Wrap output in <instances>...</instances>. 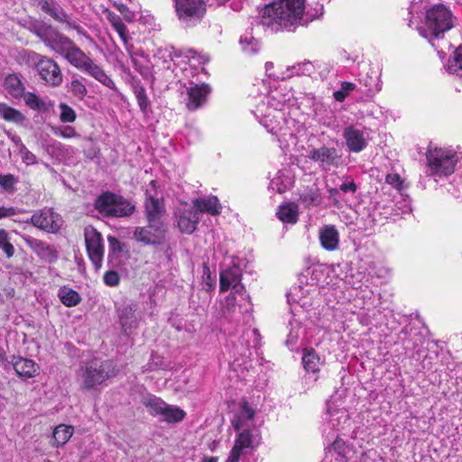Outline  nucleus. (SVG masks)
Instances as JSON below:
<instances>
[{
  "label": "nucleus",
  "instance_id": "f257e3e1",
  "mask_svg": "<svg viewBox=\"0 0 462 462\" xmlns=\"http://www.w3.org/2000/svg\"><path fill=\"white\" fill-rule=\"evenodd\" d=\"M32 32L71 66L92 77L105 87L113 90L116 88V83L104 69L57 29L44 23L36 22L32 25Z\"/></svg>",
  "mask_w": 462,
  "mask_h": 462
},
{
  "label": "nucleus",
  "instance_id": "f03ea898",
  "mask_svg": "<svg viewBox=\"0 0 462 462\" xmlns=\"http://www.w3.org/2000/svg\"><path fill=\"white\" fill-rule=\"evenodd\" d=\"M242 271L234 264L220 273V291L232 288L231 293L226 299L225 317L237 325H248L252 319V304L245 289L241 283Z\"/></svg>",
  "mask_w": 462,
  "mask_h": 462
},
{
  "label": "nucleus",
  "instance_id": "7ed1b4c3",
  "mask_svg": "<svg viewBox=\"0 0 462 462\" xmlns=\"http://www.w3.org/2000/svg\"><path fill=\"white\" fill-rule=\"evenodd\" d=\"M312 18L305 13V0H279L268 5L263 11L261 23L272 32L293 30L307 25Z\"/></svg>",
  "mask_w": 462,
  "mask_h": 462
},
{
  "label": "nucleus",
  "instance_id": "20e7f679",
  "mask_svg": "<svg viewBox=\"0 0 462 462\" xmlns=\"http://www.w3.org/2000/svg\"><path fill=\"white\" fill-rule=\"evenodd\" d=\"M422 0H412L409 9L408 25L415 28L420 34L431 41L439 38L453 27V15L444 5H435L425 14L424 22L420 21Z\"/></svg>",
  "mask_w": 462,
  "mask_h": 462
},
{
  "label": "nucleus",
  "instance_id": "39448f33",
  "mask_svg": "<svg viewBox=\"0 0 462 462\" xmlns=\"http://www.w3.org/2000/svg\"><path fill=\"white\" fill-rule=\"evenodd\" d=\"M290 99L291 94L285 88L273 89L260 97L253 113L269 133H277L287 124L286 109Z\"/></svg>",
  "mask_w": 462,
  "mask_h": 462
},
{
  "label": "nucleus",
  "instance_id": "423d86ee",
  "mask_svg": "<svg viewBox=\"0 0 462 462\" xmlns=\"http://www.w3.org/2000/svg\"><path fill=\"white\" fill-rule=\"evenodd\" d=\"M116 376L113 364L109 360L94 358L79 367L77 380L82 391L97 390Z\"/></svg>",
  "mask_w": 462,
  "mask_h": 462
},
{
  "label": "nucleus",
  "instance_id": "0eeeda50",
  "mask_svg": "<svg viewBox=\"0 0 462 462\" xmlns=\"http://www.w3.org/2000/svg\"><path fill=\"white\" fill-rule=\"evenodd\" d=\"M427 174L435 179L453 174L459 162L455 151L445 147H430L426 153Z\"/></svg>",
  "mask_w": 462,
  "mask_h": 462
},
{
  "label": "nucleus",
  "instance_id": "6e6552de",
  "mask_svg": "<svg viewBox=\"0 0 462 462\" xmlns=\"http://www.w3.org/2000/svg\"><path fill=\"white\" fill-rule=\"evenodd\" d=\"M31 60L38 75L48 87L56 88L61 85L63 75L59 64L52 59L32 52Z\"/></svg>",
  "mask_w": 462,
  "mask_h": 462
},
{
  "label": "nucleus",
  "instance_id": "1a4fd4ad",
  "mask_svg": "<svg viewBox=\"0 0 462 462\" xmlns=\"http://www.w3.org/2000/svg\"><path fill=\"white\" fill-rule=\"evenodd\" d=\"M175 9L180 21L191 26L204 16L206 4L203 0H175Z\"/></svg>",
  "mask_w": 462,
  "mask_h": 462
},
{
  "label": "nucleus",
  "instance_id": "9d476101",
  "mask_svg": "<svg viewBox=\"0 0 462 462\" xmlns=\"http://www.w3.org/2000/svg\"><path fill=\"white\" fill-rule=\"evenodd\" d=\"M84 237L88 255L97 271L102 266L105 251L102 235L92 226H88L84 229Z\"/></svg>",
  "mask_w": 462,
  "mask_h": 462
},
{
  "label": "nucleus",
  "instance_id": "9b49d317",
  "mask_svg": "<svg viewBox=\"0 0 462 462\" xmlns=\"http://www.w3.org/2000/svg\"><path fill=\"white\" fill-rule=\"evenodd\" d=\"M308 157L318 163L324 171H328L332 168H337L340 163L341 156L335 147L322 145L318 148H311L308 152Z\"/></svg>",
  "mask_w": 462,
  "mask_h": 462
},
{
  "label": "nucleus",
  "instance_id": "f8f14e48",
  "mask_svg": "<svg viewBox=\"0 0 462 462\" xmlns=\"http://www.w3.org/2000/svg\"><path fill=\"white\" fill-rule=\"evenodd\" d=\"M167 226L149 224L145 226L135 227L134 238L145 245H160L165 241Z\"/></svg>",
  "mask_w": 462,
  "mask_h": 462
},
{
  "label": "nucleus",
  "instance_id": "ddd939ff",
  "mask_svg": "<svg viewBox=\"0 0 462 462\" xmlns=\"http://www.w3.org/2000/svg\"><path fill=\"white\" fill-rule=\"evenodd\" d=\"M343 137L350 152H360L367 146L368 134L356 125H348L343 131Z\"/></svg>",
  "mask_w": 462,
  "mask_h": 462
},
{
  "label": "nucleus",
  "instance_id": "4468645a",
  "mask_svg": "<svg viewBox=\"0 0 462 462\" xmlns=\"http://www.w3.org/2000/svg\"><path fill=\"white\" fill-rule=\"evenodd\" d=\"M210 87L208 84L190 85L187 88L188 102L187 107L189 110H196L202 106L206 101L208 94L210 93Z\"/></svg>",
  "mask_w": 462,
  "mask_h": 462
},
{
  "label": "nucleus",
  "instance_id": "2eb2a0df",
  "mask_svg": "<svg viewBox=\"0 0 462 462\" xmlns=\"http://www.w3.org/2000/svg\"><path fill=\"white\" fill-rule=\"evenodd\" d=\"M295 182V172L292 167L287 166L279 170L272 179L270 187L279 193L291 189Z\"/></svg>",
  "mask_w": 462,
  "mask_h": 462
},
{
  "label": "nucleus",
  "instance_id": "dca6fc26",
  "mask_svg": "<svg viewBox=\"0 0 462 462\" xmlns=\"http://www.w3.org/2000/svg\"><path fill=\"white\" fill-rule=\"evenodd\" d=\"M137 310L138 306L134 303L122 304L117 309L119 321L125 333L137 328L139 320Z\"/></svg>",
  "mask_w": 462,
  "mask_h": 462
},
{
  "label": "nucleus",
  "instance_id": "f3484780",
  "mask_svg": "<svg viewBox=\"0 0 462 462\" xmlns=\"http://www.w3.org/2000/svg\"><path fill=\"white\" fill-rule=\"evenodd\" d=\"M31 221L33 226L49 232H56L60 226L59 215L50 210H44L32 215Z\"/></svg>",
  "mask_w": 462,
  "mask_h": 462
},
{
  "label": "nucleus",
  "instance_id": "a211bd4d",
  "mask_svg": "<svg viewBox=\"0 0 462 462\" xmlns=\"http://www.w3.org/2000/svg\"><path fill=\"white\" fill-rule=\"evenodd\" d=\"M95 208L104 217H125L131 216L135 207L134 204H95Z\"/></svg>",
  "mask_w": 462,
  "mask_h": 462
},
{
  "label": "nucleus",
  "instance_id": "6ab92c4d",
  "mask_svg": "<svg viewBox=\"0 0 462 462\" xmlns=\"http://www.w3.org/2000/svg\"><path fill=\"white\" fill-rule=\"evenodd\" d=\"M28 245L33 252L46 263H55L59 257V253L56 248L42 240L32 239L28 241Z\"/></svg>",
  "mask_w": 462,
  "mask_h": 462
},
{
  "label": "nucleus",
  "instance_id": "aec40b11",
  "mask_svg": "<svg viewBox=\"0 0 462 462\" xmlns=\"http://www.w3.org/2000/svg\"><path fill=\"white\" fill-rule=\"evenodd\" d=\"M11 363L20 377H34L39 370V365L34 361L21 356H13Z\"/></svg>",
  "mask_w": 462,
  "mask_h": 462
},
{
  "label": "nucleus",
  "instance_id": "412c9836",
  "mask_svg": "<svg viewBox=\"0 0 462 462\" xmlns=\"http://www.w3.org/2000/svg\"><path fill=\"white\" fill-rule=\"evenodd\" d=\"M199 220V216L193 204L189 209H184L180 213L178 226L181 232L191 234L196 230Z\"/></svg>",
  "mask_w": 462,
  "mask_h": 462
},
{
  "label": "nucleus",
  "instance_id": "4be33fe9",
  "mask_svg": "<svg viewBox=\"0 0 462 462\" xmlns=\"http://www.w3.org/2000/svg\"><path fill=\"white\" fill-rule=\"evenodd\" d=\"M106 18L114 30L118 33L120 39L124 42L125 48L128 53V55H133V45L129 43V36L127 33V27L122 21L121 17L116 14L108 11L106 14Z\"/></svg>",
  "mask_w": 462,
  "mask_h": 462
},
{
  "label": "nucleus",
  "instance_id": "5701e85b",
  "mask_svg": "<svg viewBox=\"0 0 462 462\" xmlns=\"http://www.w3.org/2000/svg\"><path fill=\"white\" fill-rule=\"evenodd\" d=\"M23 100L27 106L40 113L49 112L54 106V102L50 98H42L32 92L24 93Z\"/></svg>",
  "mask_w": 462,
  "mask_h": 462
},
{
  "label": "nucleus",
  "instance_id": "b1692460",
  "mask_svg": "<svg viewBox=\"0 0 462 462\" xmlns=\"http://www.w3.org/2000/svg\"><path fill=\"white\" fill-rule=\"evenodd\" d=\"M145 217L149 224L167 226L165 204H145Z\"/></svg>",
  "mask_w": 462,
  "mask_h": 462
},
{
  "label": "nucleus",
  "instance_id": "393cba45",
  "mask_svg": "<svg viewBox=\"0 0 462 462\" xmlns=\"http://www.w3.org/2000/svg\"><path fill=\"white\" fill-rule=\"evenodd\" d=\"M319 240L324 249L333 251L338 246V232L333 226H326L319 231Z\"/></svg>",
  "mask_w": 462,
  "mask_h": 462
},
{
  "label": "nucleus",
  "instance_id": "a878e982",
  "mask_svg": "<svg viewBox=\"0 0 462 462\" xmlns=\"http://www.w3.org/2000/svg\"><path fill=\"white\" fill-rule=\"evenodd\" d=\"M360 84L364 86L363 91L368 96H374L381 88L380 76L375 70H370L365 77L360 79Z\"/></svg>",
  "mask_w": 462,
  "mask_h": 462
},
{
  "label": "nucleus",
  "instance_id": "bb28decb",
  "mask_svg": "<svg viewBox=\"0 0 462 462\" xmlns=\"http://www.w3.org/2000/svg\"><path fill=\"white\" fill-rule=\"evenodd\" d=\"M290 123L291 122L287 118V124L282 127V129L279 130L277 133H271L272 134L277 136L280 146L283 150H288L291 146L297 144V137L295 134L291 130L289 126Z\"/></svg>",
  "mask_w": 462,
  "mask_h": 462
},
{
  "label": "nucleus",
  "instance_id": "cd10ccee",
  "mask_svg": "<svg viewBox=\"0 0 462 462\" xmlns=\"http://www.w3.org/2000/svg\"><path fill=\"white\" fill-rule=\"evenodd\" d=\"M276 215L280 220L286 223L294 224L298 220V205L297 204H281L278 208Z\"/></svg>",
  "mask_w": 462,
  "mask_h": 462
},
{
  "label": "nucleus",
  "instance_id": "c85d7f7f",
  "mask_svg": "<svg viewBox=\"0 0 462 462\" xmlns=\"http://www.w3.org/2000/svg\"><path fill=\"white\" fill-rule=\"evenodd\" d=\"M5 89L13 97H20L24 94V87L20 78L15 74L6 76Z\"/></svg>",
  "mask_w": 462,
  "mask_h": 462
},
{
  "label": "nucleus",
  "instance_id": "c756f323",
  "mask_svg": "<svg viewBox=\"0 0 462 462\" xmlns=\"http://www.w3.org/2000/svg\"><path fill=\"white\" fill-rule=\"evenodd\" d=\"M319 64H315L310 61H303L296 63L291 67L288 68V77L293 76H312L316 69H319Z\"/></svg>",
  "mask_w": 462,
  "mask_h": 462
},
{
  "label": "nucleus",
  "instance_id": "7c9ffc66",
  "mask_svg": "<svg viewBox=\"0 0 462 462\" xmlns=\"http://www.w3.org/2000/svg\"><path fill=\"white\" fill-rule=\"evenodd\" d=\"M58 297L66 307H75L81 301L79 293L67 286H62L59 289Z\"/></svg>",
  "mask_w": 462,
  "mask_h": 462
},
{
  "label": "nucleus",
  "instance_id": "2f4dec72",
  "mask_svg": "<svg viewBox=\"0 0 462 462\" xmlns=\"http://www.w3.org/2000/svg\"><path fill=\"white\" fill-rule=\"evenodd\" d=\"M254 411L249 406L247 402H244L241 411L236 415L232 420V425L236 431L242 430V428L248 420H253Z\"/></svg>",
  "mask_w": 462,
  "mask_h": 462
},
{
  "label": "nucleus",
  "instance_id": "473e14b6",
  "mask_svg": "<svg viewBox=\"0 0 462 462\" xmlns=\"http://www.w3.org/2000/svg\"><path fill=\"white\" fill-rule=\"evenodd\" d=\"M142 402L146 408H148V411L153 416H161L163 409H165V405L167 404L161 398L152 394L145 396Z\"/></svg>",
  "mask_w": 462,
  "mask_h": 462
},
{
  "label": "nucleus",
  "instance_id": "72a5a7b5",
  "mask_svg": "<svg viewBox=\"0 0 462 462\" xmlns=\"http://www.w3.org/2000/svg\"><path fill=\"white\" fill-rule=\"evenodd\" d=\"M73 434V428L71 426H67L60 424L57 426L53 430V445L54 446H63L66 444Z\"/></svg>",
  "mask_w": 462,
  "mask_h": 462
},
{
  "label": "nucleus",
  "instance_id": "f704fd0d",
  "mask_svg": "<svg viewBox=\"0 0 462 462\" xmlns=\"http://www.w3.org/2000/svg\"><path fill=\"white\" fill-rule=\"evenodd\" d=\"M302 364L307 372L317 373L319 370V356L314 349H305Z\"/></svg>",
  "mask_w": 462,
  "mask_h": 462
},
{
  "label": "nucleus",
  "instance_id": "c9c22d12",
  "mask_svg": "<svg viewBox=\"0 0 462 462\" xmlns=\"http://www.w3.org/2000/svg\"><path fill=\"white\" fill-rule=\"evenodd\" d=\"M185 415L186 413L183 410L169 404L165 405V409H163L161 414L162 420L169 423L180 422L184 419Z\"/></svg>",
  "mask_w": 462,
  "mask_h": 462
},
{
  "label": "nucleus",
  "instance_id": "e433bc0d",
  "mask_svg": "<svg viewBox=\"0 0 462 462\" xmlns=\"http://www.w3.org/2000/svg\"><path fill=\"white\" fill-rule=\"evenodd\" d=\"M0 116L6 121L14 123H22L25 119L20 111L3 103H0Z\"/></svg>",
  "mask_w": 462,
  "mask_h": 462
},
{
  "label": "nucleus",
  "instance_id": "4c0bfd02",
  "mask_svg": "<svg viewBox=\"0 0 462 462\" xmlns=\"http://www.w3.org/2000/svg\"><path fill=\"white\" fill-rule=\"evenodd\" d=\"M240 44L243 51L248 54L256 53L259 50V42L249 32L241 36Z\"/></svg>",
  "mask_w": 462,
  "mask_h": 462
},
{
  "label": "nucleus",
  "instance_id": "58836bf2",
  "mask_svg": "<svg viewBox=\"0 0 462 462\" xmlns=\"http://www.w3.org/2000/svg\"><path fill=\"white\" fill-rule=\"evenodd\" d=\"M257 436L249 430H243L236 438L235 445L241 449L252 448Z\"/></svg>",
  "mask_w": 462,
  "mask_h": 462
},
{
  "label": "nucleus",
  "instance_id": "ea45409f",
  "mask_svg": "<svg viewBox=\"0 0 462 462\" xmlns=\"http://www.w3.org/2000/svg\"><path fill=\"white\" fill-rule=\"evenodd\" d=\"M448 70L449 73L462 78V46L456 50L453 59L448 65Z\"/></svg>",
  "mask_w": 462,
  "mask_h": 462
},
{
  "label": "nucleus",
  "instance_id": "a19ab883",
  "mask_svg": "<svg viewBox=\"0 0 462 462\" xmlns=\"http://www.w3.org/2000/svg\"><path fill=\"white\" fill-rule=\"evenodd\" d=\"M51 132L54 135L60 136L65 139L78 138L79 134L76 131L75 127L71 125H53L51 126Z\"/></svg>",
  "mask_w": 462,
  "mask_h": 462
},
{
  "label": "nucleus",
  "instance_id": "79ce46f5",
  "mask_svg": "<svg viewBox=\"0 0 462 462\" xmlns=\"http://www.w3.org/2000/svg\"><path fill=\"white\" fill-rule=\"evenodd\" d=\"M59 109H60V121L62 124H71L74 123L77 119V114L75 110L69 106L66 103H60L59 104Z\"/></svg>",
  "mask_w": 462,
  "mask_h": 462
},
{
  "label": "nucleus",
  "instance_id": "37998d69",
  "mask_svg": "<svg viewBox=\"0 0 462 462\" xmlns=\"http://www.w3.org/2000/svg\"><path fill=\"white\" fill-rule=\"evenodd\" d=\"M356 88V85L355 83L343 81L340 84V88L334 91V98L338 102H343Z\"/></svg>",
  "mask_w": 462,
  "mask_h": 462
},
{
  "label": "nucleus",
  "instance_id": "c03bdc74",
  "mask_svg": "<svg viewBox=\"0 0 462 462\" xmlns=\"http://www.w3.org/2000/svg\"><path fill=\"white\" fill-rule=\"evenodd\" d=\"M69 91L75 97L79 98V100H83L88 93L85 84L79 79H73L71 80L69 85Z\"/></svg>",
  "mask_w": 462,
  "mask_h": 462
},
{
  "label": "nucleus",
  "instance_id": "a18cd8bd",
  "mask_svg": "<svg viewBox=\"0 0 462 462\" xmlns=\"http://www.w3.org/2000/svg\"><path fill=\"white\" fill-rule=\"evenodd\" d=\"M0 249L4 251L8 258L14 254V247L8 240V234L5 230L0 229Z\"/></svg>",
  "mask_w": 462,
  "mask_h": 462
},
{
  "label": "nucleus",
  "instance_id": "49530a36",
  "mask_svg": "<svg viewBox=\"0 0 462 462\" xmlns=\"http://www.w3.org/2000/svg\"><path fill=\"white\" fill-rule=\"evenodd\" d=\"M195 209L198 211L199 216L202 213H208L212 216H217L221 211V204H194Z\"/></svg>",
  "mask_w": 462,
  "mask_h": 462
},
{
  "label": "nucleus",
  "instance_id": "de8ad7c7",
  "mask_svg": "<svg viewBox=\"0 0 462 462\" xmlns=\"http://www.w3.org/2000/svg\"><path fill=\"white\" fill-rule=\"evenodd\" d=\"M135 96L140 109L145 113L149 106V100L146 96L145 88L143 87L137 88L135 89Z\"/></svg>",
  "mask_w": 462,
  "mask_h": 462
},
{
  "label": "nucleus",
  "instance_id": "09e8293b",
  "mask_svg": "<svg viewBox=\"0 0 462 462\" xmlns=\"http://www.w3.org/2000/svg\"><path fill=\"white\" fill-rule=\"evenodd\" d=\"M385 181L399 191H402L405 187L403 180H402L401 176L397 173L387 174Z\"/></svg>",
  "mask_w": 462,
  "mask_h": 462
},
{
  "label": "nucleus",
  "instance_id": "8fccbe9b",
  "mask_svg": "<svg viewBox=\"0 0 462 462\" xmlns=\"http://www.w3.org/2000/svg\"><path fill=\"white\" fill-rule=\"evenodd\" d=\"M18 182V178L13 174H0V187L5 190L12 189Z\"/></svg>",
  "mask_w": 462,
  "mask_h": 462
},
{
  "label": "nucleus",
  "instance_id": "3c124183",
  "mask_svg": "<svg viewBox=\"0 0 462 462\" xmlns=\"http://www.w3.org/2000/svg\"><path fill=\"white\" fill-rule=\"evenodd\" d=\"M47 14L58 22L68 21V14L57 3L52 5Z\"/></svg>",
  "mask_w": 462,
  "mask_h": 462
},
{
  "label": "nucleus",
  "instance_id": "603ef678",
  "mask_svg": "<svg viewBox=\"0 0 462 462\" xmlns=\"http://www.w3.org/2000/svg\"><path fill=\"white\" fill-rule=\"evenodd\" d=\"M104 282L109 287H116L120 282V276L116 271L110 270L104 274Z\"/></svg>",
  "mask_w": 462,
  "mask_h": 462
},
{
  "label": "nucleus",
  "instance_id": "864d4df0",
  "mask_svg": "<svg viewBox=\"0 0 462 462\" xmlns=\"http://www.w3.org/2000/svg\"><path fill=\"white\" fill-rule=\"evenodd\" d=\"M19 153L21 154L23 162L26 165H33L37 163L36 156L30 152L26 146H22V148L19 150Z\"/></svg>",
  "mask_w": 462,
  "mask_h": 462
},
{
  "label": "nucleus",
  "instance_id": "5fc2aeb1",
  "mask_svg": "<svg viewBox=\"0 0 462 462\" xmlns=\"http://www.w3.org/2000/svg\"><path fill=\"white\" fill-rule=\"evenodd\" d=\"M115 6L120 12V14L124 15L126 21H133V19L134 18V13L132 12L125 5L116 4Z\"/></svg>",
  "mask_w": 462,
  "mask_h": 462
},
{
  "label": "nucleus",
  "instance_id": "6e6d98bb",
  "mask_svg": "<svg viewBox=\"0 0 462 462\" xmlns=\"http://www.w3.org/2000/svg\"><path fill=\"white\" fill-rule=\"evenodd\" d=\"M96 202H123L120 198H118L116 194L111 192H104L101 194Z\"/></svg>",
  "mask_w": 462,
  "mask_h": 462
},
{
  "label": "nucleus",
  "instance_id": "4d7b16f0",
  "mask_svg": "<svg viewBox=\"0 0 462 462\" xmlns=\"http://www.w3.org/2000/svg\"><path fill=\"white\" fill-rule=\"evenodd\" d=\"M243 449L234 445L226 462H238Z\"/></svg>",
  "mask_w": 462,
  "mask_h": 462
},
{
  "label": "nucleus",
  "instance_id": "13d9d810",
  "mask_svg": "<svg viewBox=\"0 0 462 462\" xmlns=\"http://www.w3.org/2000/svg\"><path fill=\"white\" fill-rule=\"evenodd\" d=\"M108 243L113 252L122 251V244L116 237L111 236H108Z\"/></svg>",
  "mask_w": 462,
  "mask_h": 462
},
{
  "label": "nucleus",
  "instance_id": "bf43d9fd",
  "mask_svg": "<svg viewBox=\"0 0 462 462\" xmlns=\"http://www.w3.org/2000/svg\"><path fill=\"white\" fill-rule=\"evenodd\" d=\"M340 189L345 193L355 192L356 186L353 180H346L340 185Z\"/></svg>",
  "mask_w": 462,
  "mask_h": 462
},
{
  "label": "nucleus",
  "instance_id": "052dcab7",
  "mask_svg": "<svg viewBox=\"0 0 462 462\" xmlns=\"http://www.w3.org/2000/svg\"><path fill=\"white\" fill-rule=\"evenodd\" d=\"M133 55H134V56H132V55H129V56H130V58H131V60H132V63H133V65H134V69H135L138 72H140L141 74H144V73H146V71H147V68H146V67H143V66L140 64V62H139V61L137 60V59L135 58V52H134V51H133Z\"/></svg>",
  "mask_w": 462,
  "mask_h": 462
},
{
  "label": "nucleus",
  "instance_id": "680f3d73",
  "mask_svg": "<svg viewBox=\"0 0 462 462\" xmlns=\"http://www.w3.org/2000/svg\"><path fill=\"white\" fill-rule=\"evenodd\" d=\"M16 214V210L13 207L5 208V207H0V218L5 217H12Z\"/></svg>",
  "mask_w": 462,
  "mask_h": 462
},
{
  "label": "nucleus",
  "instance_id": "e2e57ef3",
  "mask_svg": "<svg viewBox=\"0 0 462 462\" xmlns=\"http://www.w3.org/2000/svg\"><path fill=\"white\" fill-rule=\"evenodd\" d=\"M7 136L9 137V139L15 144V146L17 147L18 151L22 148V146H25L23 142H22V139L20 138V136H18L17 134H13L11 132H7Z\"/></svg>",
  "mask_w": 462,
  "mask_h": 462
},
{
  "label": "nucleus",
  "instance_id": "0e129e2a",
  "mask_svg": "<svg viewBox=\"0 0 462 462\" xmlns=\"http://www.w3.org/2000/svg\"><path fill=\"white\" fill-rule=\"evenodd\" d=\"M55 3L56 2L54 0H39V5L46 14L52 7V5H54Z\"/></svg>",
  "mask_w": 462,
  "mask_h": 462
},
{
  "label": "nucleus",
  "instance_id": "69168bd1",
  "mask_svg": "<svg viewBox=\"0 0 462 462\" xmlns=\"http://www.w3.org/2000/svg\"><path fill=\"white\" fill-rule=\"evenodd\" d=\"M206 277V281H207V284L208 286H211V283L209 282V280H210V272H209V267L204 263V266H203V277L205 278Z\"/></svg>",
  "mask_w": 462,
  "mask_h": 462
},
{
  "label": "nucleus",
  "instance_id": "338daca9",
  "mask_svg": "<svg viewBox=\"0 0 462 462\" xmlns=\"http://www.w3.org/2000/svg\"><path fill=\"white\" fill-rule=\"evenodd\" d=\"M192 60H197L199 64H205L208 61V59L206 56L203 55H196L191 57Z\"/></svg>",
  "mask_w": 462,
  "mask_h": 462
},
{
  "label": "nucleus",
  "instance_id": "774afa93",
  "mask_svg": "<svg viewBox=\"0 0 462 462\" xmlns=\"http://www.w3.org/2000/svg\"><path fill=\"white\" fill-rule=\"evenodd\" d=\"M193 202L199 203V202H218V199L216 196H210L208 200L205 199H195Z\"/></svg>",
  "mask_w": 462,
  "mask_h": 462
}]
</instances>
